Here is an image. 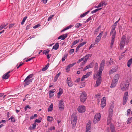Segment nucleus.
<instances>
[{
	"instance_id": "f257e3e1",
	"label": "nucleus",
	"mask_w": 132,
	"mask_h": 132,
	"mask_svg": "<svg viewBox=\"0 0 132 132\" xmlns=\"http://www.w3.org/2000/svg\"><path fill=\"white\" fill-rule=\"evenodd\" d=\"M129 41V38L128 37L126 38L124 36H123L121 39V40L119 44L120 49L123 48L125 45V43L127 44Z\"/></svg>"
},
{
	"instance_id": "f03ea898",
	"label": "nucleus",
	"mask_w": 132,
	"mask_h": 132,
	"mask_svg": "<svg viewBox=\"0 0 132 132\" xmlns=\"http://www.w3.org/2000/svg\"><path fill=\"white\" fill-rule=\"evenodd\" d=\"M105 62V61L104 60H103L101 61L98 72L96 74L95 73L94 74V77L97 78L100 75H102V71L104 69V68Z\"/></svg>"
},
{
	"instance_id": "7ed1b4c3",
	"label": "nucleus",
	"mask_w": 132,
	"mask_h": 132,
	"mask_svg": "<svg viewBox=\"0 0 132 132\" xmlns=\"http://www.w3.org/2000/svg\"><path fill=\"white\" fill-rule=\"evenodd\" d=\"M129 83L127 81L122 82L120 84V88L121 90L123 91H126L128 90Z\"/></svg>"
},
{
	"instance_id": "20e7f679",
	"label": "nucleus",
	"mask_w": 132,
	"mask_h": 132,
	"mask_svg": "<svg viewBox=\"0 0 132 132\" xmlns=\"http://www.w3.org/2000/svg\"><path fill=\"white\" fill-rule=\"evenodd\" d=\"M71 121L72 124V128H74L76 126L77 121V117L75 114H72L71 116Z\"/></svg>"
},
{
	"instance_id": "39448f33",
	"label": "nucleus",
	"mask_w": 132,
	"mask_h": 132,
	"mask_svg": "<svg viewBox=\"0 0 132 132\" xmlns=\"http://www.w3.org/2000/svg\"><path fill=\"white\" fill-rule=\"evenodd\" d=\"M80 98L81 102H85L87 98V94L85 92L83 91L82 92L80 95Z\"/></svg>"
},
{
	"instance_id": "423d86ee",
	"label": "nucleus",
	"mask_w": 132,
	"mask_h": 132,
	"mask_svg": "<svg viewBox=\"0 0 132 132\" xmlns=\"http://www.w3.org/2000/svg\"><path fill=\"white\" fill-rule=\"evenodd\" d=\"M101 115L100 113H96L94 117L93 122L94 123H98L101 119Z\"/></svg>"
},
{
	"instance_id": "0eeeda50",
	"label": "nucleus",
	"mask_w": 132,
	"mask_h": 132,
	"mask_svg": "<svg viewBox=\"0 0 132 132\" xmlns=\"http://www.w3.org/2000/svg\"><path fill=\"white\" fill-rule=\"evenodd\" d=\"M77 110L79 113H82L85 111L86 108L84 106L80 105L78 106Z\"/></svg>"
},
{
	"instance_id": "6e6552de",
	"label": "nucleus",
	"mask_w": 132,
	"mask_h": 132,
	"mask_svg": "<svg viewBox=\"0 0 132 132\" xmlns=\"http://www.w3.org/2000/svg\"><path fill=\"white\" fill-rule=\"evenodd\" d=\"M64 104L63 102V100H60L59 103V107L60 110H62L64 108Z\"/></svg>"
},
{
	"instance_id": "1a4fd4ad",
	"label": "nucleus",
	"mask_w": 132,
	"mask_h": 132,
	"mask_svg": "<svg viewBox=\"0 0 132 132\" xmlns=\"http://www.w3.org/2000/svg\"><path fill=\"white\" fill-rule=\"evenodd\" d=\"M101 75H100L99 76H98V77H97V78H98L96 81V83L95 85V87H97L101 84ZM96 78H97V77Z\"/></svg>"
},
{
	"instance_id": "9d476101",
	"label": "nucleus",
	"mask_w": 132,
	"mask_h": 132,
	"mask_svg": "<svg viewBox=\"0 0 132 132\" xmlns=\"http://www.w3.org/2000/svg\"><path fill=\"white\" fill-rule=\"evenodd\" d=\"M33 79L32 78L31 79H27V78H26L24 81V86H26L29 84L30 82H32Z\"/></svg>"
},
{
	"instance_id": "9b49d317",
	"label": "nucleus",
	"mask_w": 132,
	"mask_h": 132,
	"mask_svg": "<svg viewBox=\"0 0 132 132\" xmlns=\"http://www.w3.org/2000/svg\"><path fill=\"white\" fill-rule=\"evenodd\" d=\"M67 83L68 86L70 87H72L73 85V82L71 80V78L68 77L67 79Z\"/></svg>"
},
{
	"instance_id": "f8f14e48",
	"label": "nucleus",
	"mask_w": 132,
	"mask_h": 132,
	"mask_svg": "<svg viewBox=\"0 0 132 132\" xmlns=\"http://www.w3.org/2000/svg\"><path fill=\"white\" fill-rule=\"evenodd\" d=\"M87 59L88 58H81L79 59L78 61L77 62V63H79L82 61H83L81 65V66H82L86 63L87 60Z\"/></svg>"
},
{
	"instance_id": "ddd939ff",
	"label": "nucleus",
	"mask_w": 132,
	"mask_h": 132,
	"mask_svg": "<svg viewBox=\"0 0 132 132\" xmlns=\"http://www.w3.org/2000/svg\"><path fill=\"white\" fill-rule=\"evenodd\" d=\"M116 34V31L115 29H112L110 33V35L111 36V38H115Z\"/></svg>"
},
{
	"instance_id": "4468645a",
	"label": "nucleus",
	"mask_w": 132,
	"mask_h": 132,
	"mask_svg": "<svg viewBox=\"0 0 132 132\" xmlns=\"http://www.w3.org/2000/svg\"><path fill=\"white\" fill-rule=\"evenodd\" d=\"M86 43V42H84L81 43H80L77 47L76 50V52H77L79 51V48L81 47L82 46Z\"/></svg>"
},
{
	"instance_id": "2eb2a0df",
	"label": "nucleus",
	"mask_w": 132,
	"mask_h": 132,
	"mask_svg": "<svg viewBox=\"0 0 132 132\" xmlns=\"http://www.w3.org/2000/svg\"><path fill=\"white\" fill-rule=\"evenodd\" d=\"M91 128V122L90 121H88V123L87 124L86 126V131L90 132V130Z\"/></svg>"
},
{
	"instance_id": "dca6fc26",
	"label": "nucleus",
	"mask_w": 132,
	"mask_h": 132,
	"mask_svg": "<svg viewBox=\"0 0 132 132\" xmlns=\"http://www.w3.org/2000/svg\"><path fill=\"white\" fill-rule=\"evenodd\" d=\"M12 71H10L8 72H7L5 74H4L3 75V79H8L9 77V76H10V75L9 74Z\"/></svg>"
},
{
	"instance_id": "f3484780",
	"label": "nucleus",
	"mask_w": 132,
	"mask_h": 132,
	"mask_svg": "<svg viewBox=\"0 0 132 132\" xmlns=\"http://www.w3.org/2000/svg\"><path fill=\"white\" fill-rule=\"evenodd\" d=\"M76 64V63H73L72 64H69L68 65L67 67V68L66 69V71L67 72H68L70 70V68L71 67L73 66L75 64Z\"/></svg>"
},
{
	"instance_id": "a211bd4d",
	"label": "nucleus",
	"mask_w": 132,
	"mask_h": 132,
	"mask_svg": "<svg viewBox=\"0 0 132 132\" xmlns=\"http://www.w3.org/2000/svg\"><path fill=\"white\" fill-rule=\"evenodd\" d=\"M118 70V67L116 66L114 68H112L110 70L109 74L110 75L112 74L115 72H116Z\"/></svg>"
},
{
	"instance_id": "6ab92c4d",
	"label": "nucleus",
	"mask_w": 132,
	"mask_h": 132,
	"mask_svg": "<svg viewBox=\"0 0 132 132\" xmlns=\"http://www.w3.org/2000/svg\"><path fill=\"white\" fill-rule=\"evenodd\" d=\"M91 73L90 72H89L88 73H87V74L85 75H84L83 76V77L82 78L81 80V81H83L84 80V79L85 78H86L87 77H89V76H90V74Z\"/></svg>"
},
{
	"instance_id": "aec40b11",
	"label": "nucleus",
	"mask_w": 132,
	"mask_h": 132,
	"mask_svg": "<svg viewBox=\"0 0 132 132\" xmlns=\"http://www.w3.org/2000/svg\"><path fill=\"white\" fill-rule=\"evenodd\" d=\"M67 34L62 35L59 36L58 37V39H61L62 40H64L67 37Z\"/></svg>"
},
{
	"instance_id": "412c9836",
	"label": "nucleus",
	"mask_w": 132,
	"mask_h": 132,
	"mask_svg": "<svg viewBox=\"0 0 132 132\" xmlns=\"http://www.w3.org/2000/svg\"><path fill=\"white\" fill-rule=\"evenodd\" d=\"M119 78V76L118 74H116L114 76L113 80L118 82V79Z\"/></svg>"
},
{
	"instance_id": "4be33fe9",
	"label": "nucleus",
	"mask_w": 132,
	"mask_h": 132,
	"mask_svg": "<svg viewBox=\"0 0 132 132\" xmlns=\"http://www.w3.org/2000/svg\"><path fill=\"white\" fill-rule=\"evenodd\" d=\"M112 116L111 115H108L107 122L108 125H109L111 123V119H112Z\"/></svg>"
},
{
	"instance_id": "5701e85b",
	"label": "nucleus",
	"mask_w": 132,
	"mask_h": 132,
	"mask_svg": "<svg viewBox=\"0 0 132 132\" xmlns=\"http://www.w3.org/2000/svg\"><path fill=\"white\" fill-rule=\"evenodd\" d=\"M117 82L116 81L112 80L111 86H110V87L112 88L115 87L116 86V85L117 84Z\"/></svg>"
},
{
	"instance_id": "b1692460",
	"label": "nucleus",
	"mask_w": 132,
	"mask_h": 132,
	"mask_svg": "<svg viewBox=\"0 0 132 132\" xmlns=\"http://www.w3.org/2000/svg\"><path fill=\"white\" fill-rule=\"evenodd\" d=\"M49 66V64L48 63L46 65L45 67H43L42 70L43 71H44L46 70L48 68Z\"/></svg>"
},
{
	"instance_id": "393cba45",
	"label": "nucleus",
	"mask_w": 132,
	"mask_h": 132,
	"mask_svg": "<svg viewBox=\"0 0 132 132\" xmlns=\"http://www.w3.org/2000/svg\"><path fill=\"white\" fill-rule=\"evenodd\" d=\"M79 39L76 40H75L72 43V46H71V47H73V46L78 43L79 42Z\"/></svg>"
},
{
	"instance_id": "a878e982",
	"label": "nucleus",
	"mask_w": 132,
	"mask_h": 132,
	"mask_svg": "<svg viewBox=\"0 0 132 132\" xmlns=\"http://www.w3.org/2000/svg\"><path fill=\"white\" fill-rule=\"evenodd\" d=\"M59 47V43H56L53 46V48L52 49V50L53 49H54L55 50H57L58 49Z\"/></svg>"
},
{
	"instance_id": "bb28decb",
	"label": "nucleus",
	"mask_w": 132,
	"mask_h": 132,
	"mask_svg": "<svg viewBox=\"0 0 132 132\" xmlns=\"http://www.w3.org/2000/svg\"><path fill=\"white\" fill-rule=\"evenodd\" d=\"M73 25H71L67 27H66L65 28H64L62 30L61 32H63L64 31L66 30H68L70 28L73 26Z\"/></svg>"
},
{
	"instance_id": "cd10ccee",
	"label": "nucleus",
	"mask_w": 132,
	"mask_h": 132,
	"mask_svg": "<svg viewBox=\"0 0 132 132\" xmlns=\"http://www.w3.org/2000/svg\"><path fill=\"white\" fill-rule=\"evenodd\" d=\"M61 72H59V73H57L55 76V77L54 78V81H57V79L58 78V77L61 74Z\"/></svg>"
},
{
	"instance_id": "c85d7f7f",
	"label": "nucleus",
	"mask_w": 132,
	"mask_h": 132,
	"mask_svg": "<svg viewBox=\"0 0 132 132\" xmlns=\"http://www.w3.org/2000/svg\"><path fill=\"white\" fill-rule=\"evenodd\" d=\"M53 120V117L49 116H48L47 117V120L49 122H51Z\"/></svg>"
},
{
	"instance_id": "c756f323",
	"label": "nucleus",
	"mask_w": 132,
	"mask_h": 132,
	"mask_svg": "<svg viewBox=\"0 0 132 132\" xmlns=\"http://www.w3.org/2000/svg\"><path fill=\"white\" fill-rule=\"evenodd\" d=\"M132 63V58H131L128 61L127 65L128 67H129Z\"/></svg>"
},
{
	"instance_id": "7c9ffc66",
	"label": "nucleus",
	"mask_w": 132,
	"mask_h": 132,
	"mask_svg": "<svg viewBox=\"0 0 132 132\" xmlns=\"http://www.w3.org/2000/svg\"><path fill=\"white\" fill-rule=\"evenodd\" d=\"M128 93L127 92L124 93L123 98L128 99Z\"/></svg>"
},
{
	"instance_id": "2f4dec72",
	"label": "nucleus",
	"mask_w": 132,
	"mask_h": 132,
	"mask_svg": "<svg viewBox=\"0 0 132 132\" xmlns=\"http://www.w3.org/2000/svg\"><path fill=\"white\" fill-rule=\"evenodd\" d=\"M120 19H119L118 21H116L114 23V24L112 26V29H115V28H116V27L117 25V23L119 21Z\"/></svg>"
},
{
	"instance_id": "473e14b6",
	"label": "nucleus",
	"mask_w": 132,
	"mask_h": 132,
	"mask_svg": "<svg viewBox=\"0 0 132 132\" xmlns=\"http://www.w3.org/2000/svg\"><path fill=\"white\" fill-rule=\"evenodd\" d=\"M53 109V104L52 103L49 106L48 111V112L51 111Z\"/></svg>"
},
{
	"instance_id": "72a5a7b5",
	"label": "nucleus",
	"mask_w": 132,
	"mask_h": 132,
	"mask_svg": "<svg viewBox=\"0 0 132 132\" xmlns=\"http://www.w3.org/2000/svg\"><path fill=\"white\" fill-rule=\"evenodd\" d=\"M99 5L100 7H101L103 6V5H106V3L105 1H103L101 2L99 4Z\"/></svg>"
},
{
	"instance_id": "f704fd0d",
	"label": "nucleus",
	"mask_w": 132,
	"mask_h": 132,
	"mask_svg": "<svg viewBox=\"0 0 132 132\" xmlns=\"http://www.w3.org/2000/svg\"><path fill=\"white\" fill-rule=\"evenodd\" d=\"M113 113V110L112 109H109V110L108 115L112 116Z\"/></svg>"
},
{
	"instance_id": "c9c22d12",
	"label": "nucleus",
	"mask_w": 132,
	"mask_h": 132,
	"mask_svg": "<svg viewBox=\"0 0 132 132\" xmlns=\"http://www.w3.org/2000/svg\"><path fill=\"white\" fill-rule=\"evenodd\" d=\"M132 122V117L128 118L127 121V123L129 124Z\"/></svg>"
},
{
	"instance_id": "e433bc0d",
	"label": "nucleus",
	"mask_w": 132,
	"mask_h": 132,
	"mask_svg": "<svg viewBox=\"0 0 132 132\" xmlns=\"http://www.w3.org/2000/svg\"><path fill=\"white\" fill-rule=\"evenodd\" d=\"M101 39V38L97 36L95 40V44H96L97 43H98L100 41Z\"/></svg>"
},
{
	"instance_id": "4c0bfd02",
	"label": "nucleus",
	"mask_w": 132,
	"mask_h": 132,
	"mask_svg": "<svg viewBox=\"0 0 132 132\" xmlns=\"http://www.w3.org/2000/svg\"><path fill=\"white\" fill-rule=\"evenodd\" d=\"M92 65L91 64L89 65L86 66L83 69L84 71H85L87 69L90 68L92 67L91 65Z\"/></svg>"
},
{
	"instance_id": "58836bf2",
	"label": "nucleus",
	"mask_w": 132,
	"mask_h": 132,
	"mask_svg": "<svg viewBox=\"0 0 132 132\" xmlns=\"http://www.w3.org/2000/svg\"><path fill=\"white\" fill-rule=\"evenodd\" d=\"M115 38H112V40L110 43V47L111 48L114 43V42Z\"/></svg>"
},
{
	"instance_id": "ea45409f",
	"label": "nucleus",
	"mask_w": 132,
	"mask_h": 132,
	"mask_svg": "<svg viewBox=\"0 0 132 132\" xmlns=\"http://www.w3.org/2000/svg\"><path fill=\"white\" fill-rule=\"evenodd\" d=\"M102 9V8H99V9H97L92 11L91 12V13H96V12H97L98 11L101 9Z\"/></svg>"
},
{
	"instance_id": "a19ab883",
	"label": "nucleus",
	"mask_w": 132,
	"mask_h": 132,
	"mask_svg": "<svg viewBox=\"0 0 132 132\" xmlns=\"http://www.w3.org/2000/svg\"><path fill=\"white\" fill-rule=\"evenodd\" d=\"M59 91L58 93L57 94L58 95H59L60 96L63 93V90L61 88H59Z\"/></svg>"
},
{
	"instance_id": "79ce46f5",
	"label": "nucleus",
	"mask_w": 132,
	"mask_h": 132,
	"mask_svg": "<svg viewBox=\"0 0 132 132\" xmlns=\"http://www.w3.org/2000/svg\"><path fill=\"white\" fill-rule=\"evenodd\" d=\"M89 12V11H88L82 14H81L80 15V17L81 18H82L83 17H84Z\"/></svg>"
},
{
	"instance_id": "37998d69",
	"label": "nucleus",
	"mask_w": 132,
	"mask_h": 132,
	"mask_svg": "<svg viewBox=\"0 0 132 132\" xmlns=\"http://www.w3.org/2000/svg\"><path fill=\"white\" fill-rule=\"evenodd\" d=\"M82 24L81 23H77L75 25V27L76 28H78L80 27L81 26Z\"/></svg>"
},
{
	"instance_id": "c03bdc74",
	"label": "nucleus",
	"mask_w": 132,
	"mask_h": 132,
	"mask_svg": "<svg viewBox=\"0 0 132 132\" xmlns=\"http://www.w3.org/2000/svg\"><path fill=\"white\" fill-rule=\"evenodd\" d=\"M106 105V102H101V105L102 109L104 108Z\"/></svg>"
},
{
	"instance_id": "a18cd8bd",
	"label": "nucleus",
	"mask_w": 132,
	"mask_h": 132,
	"mask_svg": "<svg viewBox=\"0 0 132 132\" xmlns=\"http://www.w3.org/2000/svg\"><path fill=\"white\" fill-rule=\"evenodd\" d=\"M27 18V16H26L24 17V18L22 20L21 22V24L22 25H23L24 24L25 21H26Z\"/></svg>"
},
{
	"instance_id": "49530a36",
	"label": "nucleus",
	"mask_w": 132,
	"mask_h": 132,
	"mask_svg": "<svg viewBox=\"0 0 132 132\" xmlns=\"http://www.w3.org/2000/svg\"><path fill=\"white\" fill-rule=\"evenodd\" d=\"M111 132H115V130L113 125L111 124Z\"/></svg>"
},
{
	"instance_id": "de8ad7c7",
	"label": "nucleus",
	"mask_w": 132,
	"mask_h": 132,
	"mask_svg": "<svg viewBox=\"0 0 132 132\" xmlns=\"http://www.w3.org/2000/svg\"><path fill=\"white\" fill-rule=\"evenodd\" d=\"M50 51V50L48 49L44 50L43 51V54H47Z\"/></svg>"
},
{
	"instance_id": "09e8293b",
	"label": "nucleus",
	"mask_w": 132,
	"mask_h": 132,
	"mask_svg": "<svg viewBox=\"0 0 132 132\" xmlns=\"http://www.w3.org/2000/svg\"><path fill=\"white\" fill-rule=\"evenodd\" d=\"M11 120V121L13 122H14L15 121V119L14 117H11L9 119V120Z\"/></svg>"
},
{
	"instance_id": "8fccbe9b",
	"label": "nucleus",
	"mask_w": 132,
	"mask_h": 132,
	"mask_svg": "<svg viewBox=\"0 0 132 132\" xmlns=\"http://www.w3.org/2000/svg\"><path fill=\"white\" fill-rule=\"evenodd\" d=\"M31 107L29 105H27L25 107L24 110L25 111H26L27 110L28 108H29V109H31Z\"/></svg>"
},
{
	"instance_id": "3c124183",
	"label": "nucleus",
	"mask_w": 132,
	"mask_h": 132,
	"mask_svg": "<svg viewBox=\"0 0 132 132\" xmlns=\"http://www.w3.org/2000/svg\"><path fill=\"white\" fill-rule=\"evenodd\" d=\"M128 99L123 98V105H125Z\"/></svg>"
},
{
	"instance_id": "603ef678",
	"label": "nucleus",
	"mask_w": 132,
	"mask_h": 132,
	"mask_svg": "<svg viewBox=\"0 0 132 132\" xmlns=\"http://www.w3.org/2000/svg\"><path fill=\"white\" fill-rule=\"evenodd\" d=\"M127 116H130L131 112V110L130 109H129L127 110Z\"/></svg>"
},
{
	"instance_id": "864d4df0",
	"label": "nucleus",
	"mask_w": 132,
	"mask_h": 132,
	"mask_svg": "<svg viewBox=\"0 0 132 132\" xmlns=\"http://www.w3.org/2000/svg\"><path fill=\"white\" fill-rule=\"evenodd\" d=\"M6 25H7L5 24H4L3 25H1L0 26V30H1L3 28H5Z\"/></svg>"
},
{
	"instance_id": "5fc2aeb1",
	"label": "nucleus",
	"mask_w": 132,
	"mask_h": 132,
	"mask_svg": "<svg viewBox=\"0 0 132 132\" xmlns=\"http://www.w3.org/2000/svg\"><path fill=\"white\" fill-rule=\"evenodd\" d=\"M33 75L32 74L29 75L26 77L27 79H30L32 77Z\"/></svg>"
},
{
	"instance_id": "6e6d98bb",
	"label": "nucleus",
	"mask_w": 132,
	"mask_h": 132,
	"mask_svg": "<svg viewBox=\"0 0 132 132\" xmlns=\"http://www.w3.org/2000/svg\"><path fill=\"white\" fill-rule=\"evenodd\" d=\"M100 26H99L95 30V34H96V32H98L99 30L100 29Z\"/></svg>"
},
{
	"instance_id": "4d7b16f0",
	"label": "nucleus",
	"mask_w": 132,
	"mask_h": 132,
	"mask_svg": "<svg viewBox=\"0 0 132 132\" xmlns=\"http://www.w3.org/2000/svg\"><path fill=\"white\" fill-rule=\"evenodd\" d=\"M54 15H51L48 18V21H49L52 19V18L54 16Z\"/></svg>"
},
{
	"instance_id": "13d9d810",
	"label": "nucleus",
	"mask_w": 132,
	"mask_h": 132,
	"mask_svg": "<svg viewBox=\"0 0 132 132\" xmlns=\"http://www.w3.org/2000/svg\"><path fill=\"white\" fill-rule=\"evenodd\" d=\"M103 31L101 32L99 34V35H98L97 37H100L101 38V37L102 36L103 34Z\"/></svg>"
},
{
	"instance_id": "bf43d9fd",
	"label": "nucleus",
	"mask_w": 132,
	"mask_h": 132,
	"mask_svg": "<svg viewBox=\"0 0 132 132\" xmlns=\"http://www.w3.org/2000/svg\"><path fill=\"white\" fill-rule=\"evenodd\" d=\"M49 95L51 97H52L54 95L53 93L51 92L50 91H49Z\"/></svg>"
},
{
	"instance_id": "052dcab7",
	"label": "nucleus",
	"mask_w": 132,
	"mask_h": 132,
	"mask_svg": "<svg viewBox=\"0 0 132 132\" xmlns=\"http://www.w3.org/2000/svg\"><path fill=\"white\" fill-rule=\"evenodd\" d=\"M92 18V17L91 16L85 22H87L88 21L91 20Z\"/></svg>"
},
{
	"instance_id": "680f3d73",
	"label": "nucleus",
	"mask_w": 132,
	"mask_h": 132,
	"mask_svg": "<svg viewBox=\"0 0 132 132\" xmlns=\"http://www.w3.org/2000/svg\"><path fill=\"white\" fill-rule=\"evenodd\" d=\"M114 103L113 102H112V103L111 104L110 108L109 109H112L114 108Z\"/></svg>"
},
{
	"instance_id": "e2e57ef3",
	"label": "nucleus",
	"mask_w": 132,
	"mask_h": 132,
	"mask_svg": "<svg viewBox=\"0 0 132 132\" xmlns=\"http://www.w3.org/2000/svg\"><path fill=\"white\" fill-rule=\"evenodd\" d=\"M74 50L73 49H71L69 52V53L70 54H72L74 52Z\"/></svg>"
},
{
	"instance_id": "0e129e2a",
	"label": "nucleus",
	"mask_w": 132,
	"mask_h": 132,
	"mask_svg": "<svg viewBox=\"0 0 132 132\" xmlns=\"http://www.w3.org/2000/svg\"><path fill=\"white\" fill-rule=\"evenodd\" d=\"M101 102H106V98L105 97H104L101 99Z\"/></svg>"
},
{
	"instance_id": "69168bd1",
	"label": "nucleus",
	"mask_w": 132,
	"mask_h": 132,
	"mask_svg": "<svg viewBox=\"0 0 132 132\" xmlns=\"http://www.w3.org/2000/svg\"><path fill=\"white\" fill-rule=\"evenodd\" d=\"M92 56V55L90 54H88L86 56H84V58H89V57H90L91 56Z\"/></svg>"
},
{
	"instance_id": "338daca9",
	"label": "nucleus",
	"mask_w": 132,
	"mask_h": 132,
	"mask_svg": "<svg viewBox=\"0 0 132 132\" xmlns=\"http://www.w3.org/2000/svg\"><path fill=\"white\" fill-rule=\"evenodd\" d=\"M40 26V25L38 24L37 25H36L35 26H34L33 27V28L34 29H36L38 27H39Z\"/></svg>"
},
{
	"instance_id": "774afa93",
	"label": "nucleus",
	"mask_w": 132,
	"mask_h": 132,
	"mask_svg": "<svg viewBox=\"0 0 132 132\" xmlns=\"http://www.w3.org/2000/svg\"><path fill=\"white\" fill-rule=\"evenodd\" d=\"M14 24H10L9 25V28H12L14 26Z\"/></svg>"
}]
</instances>
